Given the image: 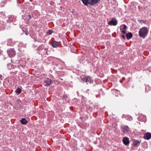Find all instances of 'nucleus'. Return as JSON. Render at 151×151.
<instances>
[{
    "label": "nucleus",
    "instance_id": "1a4fd4ad",
    "mask_svg": "<svg viewBox=\"0 0 151 151\" xmlns=\"http://www.w3.org/2000/svg\"><path fill=\"white\" fill-rule=\"evenodd\" d=\"M133 36L131 32H129L126 35L127 39L129 40L131 39Z\"/></svg>",
    "mask_w": 151,
    "mask_h": 151
},
{
    "label": "nucleus",
    "instance_id": "7ed1b4c3",
    "mask_svg": "<svg viewBox=\"0 0 151 151\" xmlns=\"http://www.w3.org/2000/svg\"><path fill=\"white\" fill-rule=\"evenodd\" d=\"M117 21L115 19H112L111 21L109 22L108 24L111 26L112 25L115 26L117 24Z\"/></svg>",
    "mask_w": 151,
    "mask_h": 151
},
{
    "label": "nucleus",
    "instance_id": "dca6fc26",
    "mask_svg": "<svg viewBox=\"0 0 151 151\" xmlns=\"http://www.w3.org/2000/svg\"><path fill=\"white\" fill-rule=\"evenodd\" d=\"M138 21L140 23L142 24V22H143L144 24H145L146 23V21H143L142 20H138Z\"/></svg>",
    "mask_w": 151,
    "mask_h": 151
},
{
    "label": "nucleus",
    "instance_id": "20e7f679",
    "mask_svg": "<svg viewBox=\"0 0 151 151\" xmlns=\"http://www.w3.org/2000/svg\"><path fill=\"white\" fill-rule=\"evenodd\" d=\"M123 142L124 144L125 145H128L129 143V139L127 137H125L123 138Z\"/></svg>",
    "mask_w": 151,
    "mask_h": 151
},
{
    "label": "nucleus",
    "instance_id": "412c9836",
    "mask_svg": "<svg viewBox=\"0 0 151 151\" xmlns=\"http://www.w3.org/2000/svg\"><path fill=\"white\" fill-rule=\"evenodd\" d=\"M82 118H82V117H80V119H82Z\"/></svg>",
    "mask_w": 151,
    "mask_h": 151
},
{
    "label": "nucleus",
    "instance_id": "9d476101",
    "mask_svg": "<svg viewBox=\"0 0 151 151\" xmlns=\"http://www.w3.org/2000/svg\"><path fill=\"white\" fill-rule=\"evenodd\" d=\"M83 81H85L86 82H89L90 83H91V79L89 77H86L82 79Z\"/></svg>",
    "mask_w": 151,
    "mask_h": 151
},
{
    "label": "nucleus",
    "instance_id": "aec40b11",
    "mask_svg": "<svg viewBox=\"0 0 151 151\" xmlns=\"http://www.w3.org/2000/svg\"><path fill=\"white\" fill-rule=\"evenodd\" d=\"M122 37L124 39H125V35H123L122 36Z\"/></svg>",
    "mask_w": 151,
    "mask_h": 151
},
{
    "label": "nucleus",
    "instance_id": "423d86ee",
    "mask_svg": "<svg viewBox=\"0 0 151 151\" xmlns=\"http://www.w3.org/2000/svg\"><path fill=\"white\" fill-rule=\"evenodd\" d=\"M51 82V80L49 78H47L44 81L45 85L47 86L49 85Z\"/></svg>",
    "mask_w": 151,
    "mask_h": 151
},
{
    "label": "nucleus",
    "instance_id": "39448f33",
    "mask_svg": "<svg viewBox=\"0 0 151 151\" xmlns=\"http://www.w3.org/2000/svg\"><path fill=\"white\" fill-rule=\"evenodd\" d=\"M144 138L148 140L150 139L151 138V133L149 132L145 133Z\"/></svg>",
    "mask_w": 151,
    "mask_h": 151
},
{
    "label": "nucleus",
    "instance_id": "2eb2a0df",
    "mask_svg": "<svg viewBox=\"0 0 151 151\" xmlns=\"http://www.w3.org/2000/svg\"><path fill=\"white\" fill-rule=\"evenodd\" d=\"M16 92L17 94H19L21 92V89L19 88H17L16 90Z\"/></svg>",
    "mask_w": 151,
    "mask_h": 151
},
{
    "label": "nucleus",
    "instance_id": "f03ea898",
    "mask_svg": "<svg viewBox=\"0 0 151 151\" xmlns=\"http://www.w3.org/2000/svg\"><path fill=\"white\" fill-rule=\"evenodd\" d=\"M8 54L10 58L13 57L15 54V52L13 49H10L7 51Z\"/></svg>",
    "mask_w": 151,
    "mask_h": 151
},
{
    "label": "nucleus",
    "instance_id": "f8f14e48",
    "mask_svg": "<svg viewBox=\"0 0 151 151\" xmlns=\"http://www.w3.org/2000/svg\"><path fill=\"white\" fill-rule=\"evenodd\" d=\"M20 122L22 124H25L28 123V122L25 118H22L20 120Z\"/></svg>",
    "mask_w": 151,
    "mask_h": 151
},
{
    "label": "nucleus",
    "instance_id": "6ab92c4d",
    "mask_svg": "<svg viewBox=\"0 0 151 151\" xmlns=\"http://www.w3.org/2000/svg\"><path fill=\"white\" fill-rule=\"evenodd\" d=\"M123 26L124 28L123 29H126L127 28V27L126 25L125 24H124L123 25Z\"/></svg>",
    "mask_w": 151,
    "mask_h": 151
},
{
    "label": "nucleus",
    "instance_id": "9b49d317",
    "mask_svg": "<svg viewBox=\"0 0 151 151\" xmlns=\"http://www.w3.org/2000/svg\"><path fill=\"white\" fill-rule=\"evenodd\" d=\"M58 42L54 41L52 43V46L53 47H57L58 45Z\"/></svg>",
    "mask_w": 151,
    "mask_h": 151
},
{
    "label": "nucleus",
    "instance_id": "f257e3e1",
    "mask_svg": "<svg viewBox=\"0 0 151 151\" xmlns=\"http://www.w3.org/2000/svg\"><path fill=\"white\" fill-rule=\"evenodd\" d=\"M148 31L147 28L145 27H143L140 29L139 32V36L143 38H145L147 35Z\"/></svg>",
    "mask_w": 151,
    "mask_h": 151
},
{
    "label": "nucleus",
    "instance_id": "4468645a",
    "mask_svg": "<svg viewBox=\"0 0 151 151\" xmlns=\"http://www.w3.org/2000/svg\"><path fill=\"white\" fill-rule=\"evenodd\" d=\"M123 129L124 132L125 133L129 131V128L127 126H125L123 127Z\"/></svg>",
    "mask_w": 151,
    "mask_h": 151
},
{
    "label": "nucleus",
    "instance_id": "ddd939ff",
    "mask_svg": "<svg viewBox=\"0 0 151 151\" xmlns=\"http://www.w3.org/2000/svg\"><path fill=\"white\" fill-rule=\"evenodd\" d=\"M82 1L83 4L86 5L89 4V3L90 2V0H82Z\"/></svg>",
    "mask_w": 151,
    "mask_h": 151
},
{
    "label": "nucleus",
    "instance_id": "6e6552de",
    "mask_svg": "<svg viewBox=\"0 0 151 151\" xmlns=\"http://www.w3.org/2000/svg\"><path fill=\"white\" fill-rule=\"evenodd\" d=\"M99 0H91L89 4L90 5H93L97 3L99 1Z\"/></svg>",
    "mask_w": 151,
    "mask_h": 151
},
{
    "label": "nucleus",
    "instance_id": "a211bd4d",
    "mask_svg": "<svg viewBox=\"0 0 151 151\" xmlns=\"http://www.w3.org/2000/svg\"><path fill=\"white\" fill-rule=\"evenodd\" d=\"M52 32V31L51 30H49L47 32V33L49 35L51 34Z\"/></svg>",
    "mask_w": 151,
    "mask_h": 151
},
{
    "label": "nucleus",
    "instance_id": "f3484780",
    "mask_svg": "<svg viewBox=\"0 0 151 151\" xmlns=\"http://www.w3.org/2000/svg\"><path fill=\"white\" fill-rule=\"evenodd\" d=\"M121 30H122V33H123L124 34H125L126 33L125 29H121Z\"/></svg>",
    "mask_w": 151,
    "mask_h": 151
},
{
    "label": "nucleus",
    "instance_id": "0eeeda50",
    "mask_svg": "<svg viewBox=\"0 0 151 151\" xmlns=\"http://www.w3.org/2000/svg\"><path fill=\"white\" fill-rule=\"evenodd\" d=\"M140 142L138 141L137 140L134 139L133 140V144L136 147L138 146L140 144Z\"/></svg>",
    "mask_w": 151,
    "mask_h": 151
}]
</instances>
